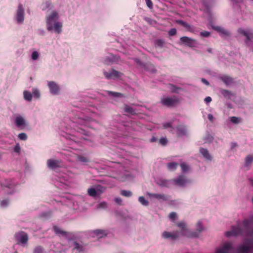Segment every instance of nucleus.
Returning a JSON list of instances; mask_svg holds the SVG:
<instances>
[{"instance_id": "obj_1", "label": "nucleus", "mask_w": 253, "mask_h": 253, "mask_svg": "<svg viewBox=\"0 0 253 253\" xmlns=\"http://www.w3.org/2000/svg\"><path fill=\"white\" fill-rule=\"evenodd\" d=\"M180 102V99L176 96L163 97L161 99V103L168 107H173L178 105Z\"/></svg>"}, {"instance_id": "obj_2", "label": "nucleus", "mask_w": 253, "mask_h": 253, "mask_svg": "<svg viewBox=\"0 0 253 253\" xmlns=\"http://www.w3.org/2000/svg\"><path fill=\"white\" fill-rule=\"evenodd\" d=\"M59 18L58 13L55 11H52L51 14L46 17V24L48 31H50L53 29V25Z\"/></svg>"}, {"instance_id": "obj_3", "label": "nucleus", "mask_w": 253, "mask_h": 253, "mask_svg": "<svg viewBox=\"0 0 253 253\" xmlns=\"http://www.w3.org/2000/svg\"><path fill=\"white\" fill-rule=\"evenodd\" d=\"M243 228L247 234L253 236V215L243 221Z\"/></svg>"}, {"instance_id": "obj_4", "label": "nucleus", "mask_w": 253, "mask_h": 253, "mask_svg": "<svg viewBox=\"0 0 253 253\" xmlns=\"http://www.w3.org/2000/svg\"><path fill=\"white\" fill-rule=\"evenodd\" d=\"M53 230L56 234L62 235L69 242L74 241L76 239L74 234L72 232L64 231L57 226H54Z\"/></svg>"}, {"instance_id": "obj_5", "label": "nucleus", "mask_w": 253, "mask_h": 253, "mask_svg": "<svg viewBox=\"0 0 253 253\" xmlns=\"http://www.w3.org/2000/svg\"><path fill=\"white\" fill-rule=\"evenodd\" d=\"M177 226L181 229V235L187 236L189 238L198 237V234L194 232H190L186 228V224L183 222H180L177 223Z\"/></svg>"}, {"instance_id": "obj_6", "label": "nucleus", "mask_w": 253, "mask_h": 253, "mask_svg": "<svg viewBox=\"0 0 253 253\" xmlns=\"http://www.w3.org/2000/svg\"><path fill=\"white\" fill-rule=\"evenodd\" d=\"M171 181L175 185L182 187L192 182L191 180L187 179L186 177L183 175H179L177 178L172 179Z\"/></svg>"}, {"instance_id": "obj_7", "label": "nucleus", "mask_w": 253, "mask_h": 253, "mask_svg": "<svg viewBox=\"0 0 253 253\" xmlns=\"http://www.w3.org/2000/svg\"><path fill=\"white\" fill-rule=\"evenodd\" d=\"M243 232V229L241 228V226L238 224L237 226H232L230 231L226 232V235L227 237L238 236L242 235Z\"/></svg>"}, {"instance_id": "obj_8", "label": "nucleus", "mask_w": 253, "mask_h": 253, "mask_svg": "<svg viewBox=\"0 0 253 253\" xmlns=\"http://www.w3.org/2000/svg\"><path fill=\"white\" fill-rule=\"evenodd\" d=\"M238 32L246 37L245 42L248 44L249 42L253 39V32L247 31L244 29L240 28L238 29Z\"/></svg>"}, {"instance_id": "obj_9", "label": "nucleus", "mask_w": 253, "mask_h": 253, "mask_svg": "<svg viewBox=\"0 0 253 253\" xmlns=\"http://www.w3.org/2000/svg\"><path fill=\"white\" fill-rule=\"evenodd\" d=\"M103 74L105 76L106 78L108 80L112 78H119L122 74L114 69H112L111 71L108 72L104 71Z\"/></svg>"}, {"instance_id": "obj_10", "label": "nucleus", "mask_w": 253, "mask_h": 253, "mask_svg": "<svg viewBox=\"0 0 253 253\" xmlns=\"http://www.w3.org/2000/svg\"><path fill=\"white\" fill-rule=\"evenodd\" d=\"M73 252L80 253L84 251V246L82 243H79L77 241L73 242Z\"/></svg>"}, {"instance_id": "obj_11", "label": "nucleus", "mask_w": 253, "mask_h": 253, "mask_svg": "<svg viewBox=\"0 0 253 253\" xmlns=\"http://www.w3.org/2000/svg\"><path fill=\"white\" fill-rule=\"evenodd\" d=\"M24 10L22 4H19L16 13V20L18 23H22L24 20Z\"/></svg>"}, {"instance_id": "obj_12", "label": "nucleus", "mask_w": 253, "mask_h": 253, "mask_svg": "<svg viewBox=\"0 0 253 253\" xmlns=\"http://www.w3.org/2000/svg\"><path fill=\"white\" fill-rule=\"evenodd\" d=\"M180 42L186 46L190 47L195 46V40L188 37H182L180 39Z\"/></svg>"}, {"instance_id": "obj_13", "label": "nucleus", "mask_w": 253, "mask_h": 253, "mask_svg": "<svg viewBox=\"0 0 253 253\" xmlns=\"http://www.w3.org/2000/svg\"><path fill=\"white\" fill-rule=\"evenodd\" d=\"M176 135L178 137L187 135V131L186 126L183 124L178 125L176 127Z\"/></svg>"}, {"instance_id": "obj_14", "label": "nucleus", "mask_w": 253, "mask_h": 253, "mask_svg": "<svg viewBox=\"0 0 253 253\" xmlns=\"http://www.w3.org/2000/svg\"><path fill=\"white\" fill-rule=\"evenodd\" d=\"M180 232L179 231H175L172 233L164 231L162 234V237L164 239L171 238L172 240H174L178 238L179 236Z\"/></svg>"}, {"instance_id": "obj_15", "label": "nucleus", "mask_w": 253, "mask_h": 253, "mask_svg": "<svg viewBox=\"0 0 253 253\" xmlns=\"http://www.w3.org/2000/svg\"><path fill=\"white\" fill-rule=\"evenodd\" d=\"M147 195L150 198H154L155 199H157L159 200H162L163 201H168L169 199V197L168 196L164 194H156V193H151L150 192H148Z\"/></svg>"}, {"instance_id": "obj_16", "label": "nucleus", "mask_w": 253, "mask_h": 253, "mask_svg": "<svg viewBox=\"0 0 253 253\" xmlns=\"http://www.w3.org/2000/svg\"><path fill=\"white\" fill-rule=\"evenodd\" d=\"M1 186L2 188L4 190L5 192H6L8 194H12L13 192V190L11 192L7 191H6L5 188L13 189L15 184L11 180H6L1 183Z\"/></svg>"}, {"instance_id": "obj_17", "label": "nucleus", "mask_w": 253, "mask_h": 253, "mask_svg": "<svg viewBox=\"0 0 253 253\" xmlns=\"http://www.w3.org/2000/svg\"><path fill=\"white\" fill-rule=\"evenodd\" d=\"M233 249L232 244L225 243L222 248L217 250L216 253H229V252Z\"/></svg>"}, {"instance_id": "obj_18", "label": "nucleus", "mask_w": 253, "mask_h": 253, "mask_svg": "<svg viewBox=\"0 0 253 253\" xmlns=\"http://www.w3.org/2000/svg\"><path fill=\"white\" fill-rule=\"evenodd\" d=\"M48 87L51 93L57 94L59 91L58 85L54 82H49L48 84Z\"/></svg>"}, {"instance_id": "obj_19", "label": "nucleus", "mask_w": 253, "mask_h": 253, "mask_svg": "<svg viewBox=\"0 0 253 253\" xmlns=\"http://www.w3.org/2000/svg\"><path fill=\"white\" fill-rule=\"evenodd\" d=\"M60 162L56 160L49 159L47 161V165L48 168L51 169H55L60 167Z\"/></svg>"}, {"instance_id": "obj_20", "label": "nucleus", "mask_w": 253, "mask_h": 253, "mask_svg": "<svg viewBox=\"0 0 253 253\" xmlns=\"http://www.w3.org/2000/svg\"><path fill=\"white\" fill-rule=\"evenodd\" d=\"M200 152L206 160L209 161L212 160V156L210 155L209 151L207 149L201 148L200 149Z\"/></svg>"}, {"instance_id": "obj_21", "label": "nucleus", "mask_w": 253, "mask_h": 253, "mask_svg": "<svg viewBox=\"0 0 253 253\" xmlns=\"http://www.w3.org/2000/svg\"><path fill=\"white\" fill-rule=\"evenodd\" d=\"M251 250V247L249 246L241 245L238 247L237 251L238 253H249Z\"/></svg>"}, {"instance_id": "obj_22", "label": "nucleus", "mask_w": 253, "mask_h": 253, "mask_svg": "<svg viewBox=\"0 0 253 253\" xmlns=\"http://www.w3.org/2000/svg\"><path fill=\"white\" fill-rule=\"evenodd\" d=\"M93 233L99 238H103L108 234V232L106 230L102 229L95 230Z\"/></svg>"}, {"instance_id": "obj_23", "label": "nucleus", "mask_w": 253, "mask_h": 253, "mask_svg": "<svg viewBox=\"0 0 253 253\" xmlns=\"http://www.w3.org/2000/svg\"><path fill=\"white\" fill-rule=\"evenodd\" d=\"M176 23L177 24H178L182 26H183L184 27H185V28H186L189 32H192L193 31V29L191 27V26H190V24H189L188 23L181 20H177L176 21Z\"/></svg>"}, {"instance_id": "obj_24", "label": "nucleus", "mask_w": 253, "mask_h": 253, "mask_svg": "<svg viewBox=\"0 0 253 253\" xmlns=\"http://www.w3.org/2000/svg\"><path fill=\"white\" fill-rule=\"evenodd\" d=\"M212 28L214 30L218 32L219 33L224 35H228L229 33L226 31L224 28L220 27V26H212Z\"/></svg>"}, {"instance_id": "obj_25", "label": "nucleus", "mask_w": 253, "mask_h": 253, "mask_svg": "<svg viewBox=\"0 0 253 253\" xmlns=\"http://www.w3.org/2000/svg\"><path fill=\"white\" fill-rule=\"evenodd\" d=\"M220 79L226 85H230L233 83V79L228 76H223Z\"/></svg>"}, {"instance_id": "obj_26", "label": "nucleus", "mask_w": 253, "mask_h": 253, "mask_svg": "<svg viewBox=\"0 0 253 253\" xmlns=\"http://www.w3.org/2000/svg\"><path fill=\"white\" fill-rule=\"evenodd\" d=\"M53 29H54L55 32L59 34L62 31V23L60 22H55V23L53 25Z\"/></svg>"}, {"instance_id": "obj_27", "label": "nucleus", "mask_w": 253, "mask_h": 253, "mask_svg": "<svg viewBox=\"0 0 253 253\" xmlns=\"http://www.w3.org/2000/svg\"><path fill=\"white\" fill-rule=\"evenodd\" d=\"M15 122L17 127H21L25 125V121L22 117H17Z\"/></svg>"}, {"instance_id": "obj_28", "label": "nucleus", "mask_w": 253, "mask_h": 253, "mask_svg": "<svg viewBox=\"0 0 253 253\" xmlns=\"http://www.w3.org/2000/svg\"><path fill=\"white\" fill-rule=\"evenodd\" d=\"M157 183L160 186L166 187H169V181L165 179L160 178L158 179Z\"/></svg>"}, {"instance_id": "obj_29", "label": "nucleus", "mask_w": 253, "mask_h": 253, "mask_svg": "<svg viewBox=\"0 0 253 253\" xmlns=\"http://www.w3.org/2000/svg\"><path fill=\"white\" fill-rule=\"evenodd\" d=\"M28 241V235L24 232H22L21 236H20V239H19V242L21 243L24 244L27 243Z\"/></svg>"}, {"instance_id": "obj_30", "label": "nucleus", "mask_w": 253, "mask_h": 253, "mask_svg": "<svg viewBox=\"0 0 253 253\" xmlns=\"http://www.w3.org/2000/svg\"><path fill=\"white\" fill-rule=\"evenodd\" d=\"M220 92L224 97L227 98H230L232 95V92L227 89H222L220 90Z\"/></svg>"}, {"instance_id": "obj_31", "label": "nucleus", "mask_w": 253, "mask_h": 253, "mask_svg": "<svg viewBox=\"0 0 253 253\" xmlns=\"http://www.w3.org/2000/svg\"><path fill=\"white\" fill-rule=\"evenodd\" d=\"M124 111L131 115H134L136 114L135 110L131 107L127 105H125Z\"/></svg>"}, {"instance_id": "obj_32", "label": "nucleus", "mask_w": 253, "mask_h": 253, "mask_svg": "<svg viewBox=\"0 0 253 253\" xmlns=\"http://www.w3.org/2000/svg\"><path fill=\"white\" fill-rule=\"evenodd\" d=\"M24 99L28 101H31L32 99V94L27 90H25L23 92Z\"/></svg>"}, {"instance_id": "obj_33", "label": "nucleus", "mask_w": 253, "mask_h": 253, "mask_svg": "<svg viewBox=\"0 0 253 253\" xmlns=\"http://www.w3.org/2000/svg\"><path fill=\"white\" fill-rule=\"evenodd\" d=\"M178 164L177 163L171 162L168 163L167 167L169 170H174L176 169Z\"/></svg>"}, {"instance_id": "obj_34", "label": "nucleus", "mask_w": 253, "mask_h": 253, "mask_svg": "<svg viewBox=\"0 0 253 253\" xmlns=\"http://www.w3.org/2000/svg\"><path fill=\"white\" fill-rule=\"evenodd\" d=\"M203 230V228L201 221H198L196 224V233L198 234V237L199 234Z\"/></svg>"}, {"instance_id": "obj_35", "label": "nucleus", "mask_w": 253, "mask_h": 253, "mask_svg": "<svg viewBox=\"0 0 253 253\" xmlns=\"http://www.w3.org/2000/svg\"><path fill=\"white\" fill-rule=\"evenodd\" d=\"M121 195L126 197H130L132 195V193L130 191L122 190L120 193Z\"/></svg>"}, {"instance_id": "obj_36", "label": "nucleus", "mask_w": 253, "mask_h": 253, "mask_svg": "<svg viewBox=\"0 0 253 253\" xmlns=\"http://www.w3.org/2000/svg\"><path fill=\"white\" fill-rule=\"evenodd\" d=\"M230 121L232 123L235 124H238L242 122V119L237 117H231L230 118Z\"/></svg>"}, {"instance_id": "obj_37", "label": "nucleus", "mask_w": 253, "mask_h": 253, "mask_svg": "<svg viewBox=\"0 0 253 253\" xmlns=\"http://www.w3.org/2000/svg\"><path fill=\"white\" fill-rule=\"evenodd\" d=\"M138 201L143 206H148L149 205V202L146 200L143 196L139 197L138 198Z\"/></svg>"}, {"instance_id": "obj_38", "label": "nucleus", "mask_w": 253, "mask_h": 253, "mask_svg": "<svg viewBox=\"0 0 253 253\" xmlns=\"http://www.w3.org/2000/svg\"><path fill=\"white\" fill-rule=\"evenodd\" d=\"M163 127L164 128H167L168 127H170V129L169 131L172 133H174V128L172 127L171 123H167L163 125Z\"/></svg>"}, {"instance_id": "obj_39", "label": "nucleus", "mask_w": 253, "mask_h": 253, "mask_svg": "<svg viewBox=\"0 0 253 253\" xmlns=\"http://www.w3.org/2000/svg\"><path fill=\"white\" fill-rule=\"evenodd\" d=\"M165 41L162 39H158L155 41V45L161 48L164 46Z\"/></svg>"}, {"instance_id": "obj_40", "label": "nucleus", "mask_w": 253, "mask_h": 253, "mask_svg": "<svg viewBox=\"0 0 253 253\" xmlns=\"http://www.w3.org/2000/svg\"><path fill=\"white\" fill-rule=\"evenodd\" d=\"M87 192L88 195L91 197H95L97 195V191L93 188L88 189Z\"/></svg>"}, {"instance_id": "obj_41", "label": "nucleus", "mask_w": 253, "mask_h": 253, "mask_svg": "<svg viewBox=\"0 0 253 253\" xmlns=\"http://www.w3.org/2000/svg\"><path fill=\"white\" fill-rule=\"evenodd\" d=\"M180 166L183 172H187L189 170V167L185 163H181Z\"/></svg>"}, {"instance_id": "obj_42", "label": "nucleus", "mask_w": 253, "mask_h": 253, "mask_svg": "<svg viewBox=\"0 0 253 253\" xmlns=\"http://www.w3.org/2000/svg\"><path fill=\"white\" fill-rule=\"evenodd\" d=\"M32 95H33L34 97L37 99H38L40 97V93L38 89L36 88L33 89L32 91Z\"/></svg>"}, {"instance_id": "obj_43", "label": "nucleus", "mask_w": 253, "mask_h": 253, "mask_svg": "<svg viewBox=\"0 0 253 253\" xmlns=\"http://www.w3.org/2000/svg\"><path fill=\"white\" fill-rule=\"evenodd\" d=\"M252 162H253V156L251 155L247 156L246 158V165L248 166Z\"/></svg>"}, {"instance_id": "obj_44", "label": "nucleus", "mask_w": 253, "mask_h": 253, "mask_svg": "<svg viewBox=\"0 0 253 253\" xmlns=\"http://www.w3.org/2000/svg\"><path fill=\"white\" fill-rule=\"evenodd\" d=\"M34 253H43V249L41 246H37L34 249Z\"/></svg>"}, {"instance_id": "obj_45", "label": "nucleus", "mask_w": 253, "mask_h": 253, "mask_svg": "<svg viewBox=\"0 0 253 253\" xmlns=\"http://www.w3.org/2000/svg\"><path fill=\"white\" fill-rule=\"evenodd\" d=\"M18 138L22 140H26L27 139V135L25 133H20L18 135Z\"/></svg>"}, {"instance_id": "obj_46", "label": "nucleus", "mask_w": 253, "mask_h": 253, "mask_svg": "<svg viewBox=\"0 0 253 253\" xmlns=\"http://www.w3.org/2000/svg\"><path fill=\"white\" fill-rule=\"evenodd\" d=\"M78 160L80 162L86 163L89 161L88 159L84 156H80L78 157Z\"/></svg>"}, {"instance_id": "obj_47", "label": "nucleus", "mask_w": 253, "mask_h": 253, "mask_svg": "<svg viewBox=\"0 0 253 253\" xmlns=\"http://www.w3.org/2000/svg\"><path fill=\"white\" fill-rule=\"evenodd\" d=\"M168 140L166 138H161L159 140V143L163 146H165Z\"/></svg>"}, {"instance_id": "obj_48", "label": "nucleus", "mask_w": 253, "mask_h": 253, "mask_svg": "<svg viewBox=\"0 0 253 253\" xmlns=\"http://www.w3.org/2000/svg\"><path fill=\"white\" fill-rule=\"evenodd\" d=\"M177 30L175 28H172L169 31V35L170 36H174L176 34Z\"/></svg>"}, {"instance_id": "obj_49", "label": "nucleus", "mask_w": 253, "mask_h": 253, "mask_svg": "<svg viewBox=\"0 0 253 253\" xmlns=\"http://www.w3.org/2000/svg\"><path fill=\"white\" fill-rule=\"evenodd\" d=\"M39 53L37 51H34L32 54V58L34 60H37L39 57Z\"/></svg>"}, {"instance_id": "obj_50", "label": "nucleus", "mask_w": 253, "mask_h": 253, "mask_svg": "<svg viewBox=\"0 0 253 253\" xmlns=\"http://www.w3.org/2000/svg\"><path fill=\"white\" fill-rule=\"evenodd\" d=\"M169 217L170 219L174 220L176 217V213L175 212H171L169 213Z\"/></svg>"}, {"instance_id": "obj_51", "label": "nucleus", "mask_w": 253, "mask_h": 253, "mask_svg": "<svg viewBox=\"0 0 253 253\" xmlns=\"http://www.w3.org/2000/svg\"><path fill=\"white\" fill-rule=\"evenodd\" d=\"M110 94H111V95L115 97H122L123 96V94L122 93L110 91Z\"/></svg>"}, {"instance_id": "obj_52", "label": "nucleus", "mask_w": 253, "mask_h": 253, "mask_svg": "<svg viewBox=\"0 0 253 253\" xmlns=\"http://www.w3.org/2000/svg\"><path fill=\"white\" fill-rule=\"evenodd\" d=\"M201 36L204 37H208L210 35V33L208 31H203L200 33Z\"/></svg>"}, {"instance_id": "obj_53", "label": "nucleus", "mask_w": 253, "mask_h": 253, "mask_svg": "<svg viewBox=\"0 0 253 253\" xmlns=\"http://www.w3.org/2000/svg\"><path fill=\"white\" fill-rule=\"evenodd\" d=\"M145 2L148 7H149L150 8H153V3L151 0H145Z\"/></svg>"}, {"instance_id": "obj_54", "label": "nucleus", "mask_w": 253, "mask_h": 253, "mask_svg": "<svg viewBox=\"0 0 253 253\" xmlns=\"http://www.w3.org/2000/svg\"><path fill=\"white\" fill-rule=\"evenodd\" d=\"M8 204V200H3L0 202V206L1 207H6Z\"/></svg>"}, {"instance_id": "obj_55", "label": "nucleus", "mask_w": 253, "mask_h": 253, "mask_svg": "<svg viewBox=\"0 0 253 253\" xmlns=\"http://www.w3.org/2000/svg\"><path fill=\"white\" fill-rule=\"evenodd\" d=\"M115 202L119 205H122V200L121 198L120 197H117V198H115Z\"/></svg>"}, {"instance_id": "obj_56", "label": "nucleus", "mask_w": 253, "mask_h": 253, "mask_svg": "<svg viewBox=\"0 0 253 253\" xmlns=\"http://www.w3.org/2000/svg\"><path fill=\"white\" fill-rule=\"evenodd\" d=\"M14 152L19 153L20 151V147L18 144H16L14 148Z\"/></svg>"}, {"instance_id": "obj_57", "label": "nucleus", "mask_w": 253, "mask_h": 253, "mask_svg": "<svg viewBox=\"0 0 253 253\" xmlns=\"http://www.w3.org/2000/svg\"><path fill=\"white\" fill-rule=\"evenodd\" d=\"M171 86L172 87V88H171L172 92H177V90L180 89L179 87H176L175 86H174L173 85H171Z\"/></svg>"}, {"instance_id": "obj_58", "label": "nucleus", "mask_w": 253, "mask_h": 253, "mask_svg": "<svg viewBox=\"0 0 253 253\" xmlns=\"http://www.w3.org/2000/svg\"><path fill=\"white\" fill-rule=\"evenodd\" d=\"M208 119L211 121V122H213V119H214V117L213 116V115L212 114H209L208 115Z\"/></svg>"}, {"instance_id": "obj_59", "label": "nucleus", "mask_w": 253, "mask_h": 253, "mask_svg": "<svg viewBox=\"0 0 253 253\" xmlns=\"http://www.w3.org/2000/svg\"><path fill=\"white\" fill-rule=\"evenodd\" d=\"M201 81L203 83H204V84H205L207 85H209V84H210L209 82L205 79H204V78L202 79Z\"/></svg>"}, {"instance_id": "obj_60", "label": "nucleus", "mask_w": 253, "mask_h": 253, "mask_svg": "<svg viewBox=\"0 0 253 253\" xmlns=\"http://www.w3.org/2000/svg\"><path fill=\"white\" fill-rule=\"evenodd\" d=\"M211 98L210 96H208L207 97L205 98V101L206 102V103H210L211 101Z\"/></svg>"}, {"instance_id": "obj_61", "label": "nucleus", "mask_w": 253, "mask_h": 253, "mask_svg": "<svg viewBox=\"0 0 253 253\" xmlns=\"http://www.w3.org/2000/svg\"><path fill=\"white\" fill-rule=\"evenodd\" d=\"M107 205V204L105 202H103V203H100L99 205V207L100 208H104Z\"/></svg>"}, {"instance_id": "obj_62", "label": "nucleus", "mask_w": 253, "mask_h": 253, "mask_svg": "<svg viewBox=\"0 0 253 253\" xmlns=\"http://www.w3.org/2000/svg\"><path fill=\"white\" fill-rule=\"evenodd\" d=\"M237 146V144L236 143H232V146H231V149H233L235 147H236Z\"/></svg>"}, {"instance_id": "obj_63", "label": "nucleus", "mask_w": 253, "mask_h": 253, "mask_svg": "<svg viewBox=\"0 0 253 253\" xmlns=\"http://www.w3.org/2000/svg\"><path fill=\"white\" fill-rule=\"evenodd\" d=\"M157 140V138L156 137H152L151 139V142H156Z\"/></svg>"}, {"instance_id": "obj_64", "label": "nucleus", "mask_w": 253, "mask_h": 253, "mask_svg": "<svg viewBox=\"0 0 253 253\" xmlns=\"http://www.w3.org/2000/svg\"><path fill=\"white\" fill-rule=\"evenodd\" d=\"M207 51L210 52V53H211V51H212V49L211 48H209Z\"/></svg>"}]
</instances>
